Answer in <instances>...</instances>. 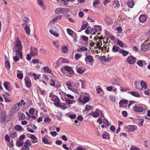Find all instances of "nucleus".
I'll return each instance as SVG.
<instances>
[{"label":"nucleus","mask_w":150,"mask_h":150,"mask_svg":"<svg viewBox=\"0 0 150 150\" xmlns=\"http://www.w3.org/2000/svg\"><path fill=\"white\" fill-rule=\"evenodd\" d=\"M99 112H97L96 111H95L92 113V116L94 117L95 118L98 117L99 116Z\"/></svg>","instance_id":"obj_38"},{"label":"nucleus","mask_w":150,"mask_h":150,"mask_svg":"<svg viewBox=\"0 0 150 150\" xmlns=\"http://www.w3.org/2000/svg\"><path fill=\"white\" fill-rule=\"evenodd\" d=\"M109 135L108 133L106 132H104L102 135V137L104 139H110Z\"/></svg>","instance_id":"obj_22"},{"label":"nucleus","mask_w":150,"mask_h":150,"mask_svg":"<svg viewBox=\"0 0 150 150\" xmlns=\"http://www.w3.org/2000/svg\"><path fill=\"white\" fill-rule=\"evenodd\" d=\"M31 50L30 54L32 56H35L37 55L38 50L37 48L34 47H32L31 48Z\"/></svg>","instance_id":"obj_9"},{"label":"nucleus","mask_w":150,"mask_h":150,"mask_svg":"<svg viewBox=\"0 0 150 150\" xmlns=\"http://www.w3.org/2000/svg\"><path fill=\"white\" fill-rule=\"evenodd\" d=\"M92 28H91L90 26H88L85 30V33L87 34H90L91 32H92Z\"/></svg>","instance_id":"obj_32"},{"label":"nucleus","mask_w":150,"mask_h":150,"mask_svg":"<svg viewBox=\"0 0 150 150\" xmlns=\"http://www.w3.org/2000/svg\"><path fill=\"white\" fill-rule=\"evenodd\" d=\"M143 62H144V61L143 60H139L138 61L137 64L139 66L142 67L143 65Z\"/></svg>","instance_id":"obj_41"},{"label":"nucleus","mask_w":150,"mask_h":150,"mask_svg":"<svg viewBox=\"0 0 150 150\" xmlns=\"http://www.w3.org/2000/svg\"><path fill=\"white\" fill-rule=\"evenodd\" d=\"M88 25V23L86 22V23L83 24L81 26V29L83 30L87 28Z\"/></svg>","instance_id":"obj_39"},{"label":"nucleus","mask_w":150,"mask_h":150,"mask_svg":"<svg viewBox=\"0 0 150 150\" xmlns=\"http://www.w3.org/2000/svg\"><path fill=\"white\" fill-rule=\"evenodd\" d=\"M44 121L46 123H48L50 122L51 121V119L48 117L46 118L44 120Z\"/></svg>","instance_id":"obj_62"},{"label":"nucleus","mask_w":150,"mask_h":150,"mask_svg":"<svg viewBox=\"0 0 150 150\" xmlns=\"http://www.w3.org/2000/svg\"><path fill=\"white\" fill-rule=\"evenodd\" d=\"M22 46L21 42L19 40L18 38H17L16 43L14 45L13 48V52L16 53V56L13 57V60L15 62H16L19 60V57H19L21 59H23V54L22 52Z\"/></svg>","instance_id":"obj_1"},{"label":"nucleus","mask_w":150,"mask_h":150,"mask_svg":"<svg viewBox=\"0 0 150 150\" xmlns=\"http://www.w3.org/2000/svg\"><path fill=\"white\" fill-rule=\"evenodd\" d=\"M117 44L121 47H126V45L124 44L122 41L118 40L117 41Z\"/></svg>","instance_id":"obj_15"},{"label":"nucleus","mask_w":150,"mask_h":150,"mask_svg":"<svg viewBox=\"0 0 150 150\" xmlns=\"http://www.w3.org/2000/svg\"><path fill=\"white\" fill-rule=\"evenodd\" d=\"M89 98L88 97L84 96L83 98V101L81 100V102L82 103H83V104H85L89 101Z\"/></svg>","instance_id":"obj_26"},{"label":"nucleus","mask_w":150,"mask_h":150,"mask_svg":"<svg viewBox=\"0 0 150 150\" xmlns=\"http://www.w3.org/2000/svg\"><path fill=\"white\" fill-rule=\"evenodd\" d=\"M81 55L80 54L77 53L76 54L75 56V57L76 59L78 60L80 58Z\"/></svg>","instance_id":"obj_57"},{"label":"nucleus","mask_w":150,"mask_h":150,"mask_svg":"<svg viewBox=\"0 0 150 150\" xmlns=\"http://www.w3.org/2000/svg\"><path fill=\"white\" fill-rule=\"evenodd\" d=\"M4 86L6 89L8 91H10V83L9 82H4Z\"/></svg>","instance_id":"obj_20"},{"label":"nucleus","mask_w":150,"mask_h":150,"mask_svg":"<svg viewBox=\"0 0 150 150\" xmlns=\"http://www.w3.org/2000/svg\"><path fill=\"white\" fill-rule=\"evenodd\" d=\"M17 76L19 79H22L23 77V74L22 73L17 74Z\"/></svg>","instance_id":"obj_61"},{"label":"nucleus","mask_w":150,"mask_h":150,"mask_svg":"<svg viewBox=\"0 0 150 150\" xmlns=\"http://www.w3.org/2000/svg\"><path fill=\"white\" fill-rule=\"evenodd\" d=\"M144 93L146 95L150 96V90L149 89L145 90L144 91Z\"/></svg>","instance_id":"obj_58"},{"label":"nucleus","mask_w":150,"mask_h":150,"mask_svg":"<svg viewBox=\"0 0 150 150\" xmlns=\"http://www.w3.org/2000/svg\"><path fill=\"white\" fill-rule=\"evenodd\" d=\"M127 4L128 7L132 8L134 5V3L132 0H129L127 2Z\"/></svg>","instance_id":"obj_16"},{"label":"nucleus","mask_w":150,"mask_h":150,"mask_svg":"<svg viewBox=\"0 0 150 150\" xmlns=\"http://www.w3.org/2000/svg\"><path fill=\"white\" fill-rule=\"evenodd\" d=\"M81 50L82 52L83 51H87L88 49V48L86 47L83 46H82L81 47Z\"/></svg>","instance_id":"obj_45"},{"label":"nucleus","mask_w":150,"mask_h":150,"mask_svg":"<svg viewBox=\"0 0 150 150\" xmlns=\"http://www.w3.org/2000/svg\"><path fill=\"white\" fill-rule=\"evenodd\" d=\"M128 52L126 50H124L122 49H120L119 50V53L122 54L124 57H125L129 54Z\"/></svg>","instance_id":"obj_14"},{"label":"nucleus","mask_w":150,"mask_h":150,"mask_svg":"<svg viewBox=\"0 0 150 150\" xmlns=\"http://www.w3.org/2000/svg\"><path fill=\"white\" fill-rule=\"evenodd\" d=\"M130 150H141L140 149L136 147L132 146L130 148Z\"/></svg>","instance_id":"obj_51"},{"label":"nucleus","mask_w":150,"mask_h":150,"mask_svg":"<svg viewBox=\"0 0 150 150\" xmlns=\"http://www.w3.org/2000/svg\"><path fill=\"white\" fill-rule=\"evenodd\" d=\"M5 67L9 69L10 68V63L8 61H6L5 63Z\"/></svg>","instance_id":"obj_50"},{"label":"nucleus","mask_w":150,"mask_h":150,"mask_svg":"<svg viewBox=\"0 0 150 150\" xmlns=\"http://www.w3.org/2000/svg\"><path fill=\"white\" fill-rule=\"evenodd\" d=\"M68 50V48L67 47L64 46L62 48V51L64 53L67 52Z\"/></svg>","instance_id":"obj_48"},{"label":"nucleus","mask_w":150,"mask_h":150,"mask_svg":"<svg viewBox=\"0 0 150 150\" xmlns=\"http://www.w3.org/2000/svg\"><path fill=\"white\" fill-rule=\"evenodd\" d=\"M16 112V111H14V110L11 109L9 112V115L10 116L13 115H14Z\"/></svg>","instance_id":"obj_47"},{"label":"nucleus","mask_w":150,"mask_h":150,"mask_svg":"<svg viewBox=\"0 0 150 150\" xmlns=\"http://www.w3.org/2000/svg\"><path fill=\"white\" fill-rule=\"evenodd\" d=\"M24 80L26 87L28 88H30L31 85V83L30 79L27 77L25 78Z\"/></svg>","instance_id":"obj_10"},{"label":"nucleus","mask_w":150,"mask_h":150,"mask_svg":"<svg viewBox=\"0 0 150 150\" xmlns=\"http://www.w3.org/2000/svg\"><path fill=\"white\" fill-rule=\"evenodd\" d=\"M134 110L136 112H141L143 110L144 108L142 107L136 106L134 107Z\"/></svg>","instance_id":"obj_17"},{"label":"nucleus","mask_w":150,"mask_h":150,"mask_svg":"<svg viewBox=\"0 0 150 150\" xmlns=\"http://www.w3.org/2000/svg\"><path fill=\"white\" fill-rule=\"evenodd\" d=\"M127 62L131 64H134L136 62V59L133 56L129 57L127 59Z\"/></svg>","instance_id":"obj_5"},{"label":"nucleus","mask_w":150,"mask_h":150,"mask_svg":"<svg viewBox=\"0 0 150 150\" xmlns=\"http://www.w3.org/2000/svg\"><path fill=\"white\" fill-rule=\"evenodd\" d=\"M86 63L88 64V63L92 64L94 61L93 56L91 55H87L85 59Z\"/></svg>","instance_id":"obj_6"},{"label":"nucleus","mask_w":150,"mask_h":150,"mask_svg":"<svg viewBox=\"0 0 150 150\" xmlns=\"http://www.w3.org/2000/svg\"><path fill=\"white\" fill-rule=\"evenodd\" d=\"M81 38L83 40L85 41L88 42V38L84 35L82 36H81Z\"/></svg>","instance_id":"obj_54"},{"label":"nucleus","mask_w":150,"mask_h":150,"mask_svg":"<svg viewBox=\"0 0 150 150\" xmlns=\"http://www.w3.org/2000/svg\"><path fill=\"white\" fill-rule=\"evenodd\" d=\"M134 125H130L128 126V128L131 131H134L135 129V127Z\"/></svg>","instance_id":"obj_34"},{"label":"nucleus","mask_w":150,"mask_h":150,"mask_svg":"<svg viewBox=\"0 0 150 150\" xmlns=\"http://www.w3.org/2000/svg\"><path fill=\"white\" fill-rule=\"evenodd\" d=\"M24 29L25 30L26 33L28 34V35H29L30 34V29L29 26L28 25H26L24 27Z\"/></svg>","instance_id":"obj_28"},{"label":"nucleus","mask_w":150,"mask_h":150,"mask_svg":"<svg viewBox=\"0 0 150 150\" xmlns=\"http://www.w3.org/2000/svg\"><path fill=\"white\" fill-rule=\"evenodd\" d=\"M67 32L68 34L70 35H71L73 33V31L71 29H67Z\"/></svg>","instance_id":"obj_53"},{"label":"nucleus","mask_w":150,"mask_h":150,"mask_svg":"<svg viewBox=\"0 0 150 150\" xmlns=\"http://www.w3.org/2000/svg\"><path fill=\"white\" fill-rule=\"evenodd\" d=\"M10 135L11 137L13 138L17 136V134L15 132H11L10 133Z\"/></svg>","instance_id":"obj_49"},{"label":"nucleus","mask_w":150,"mask_h":150,"mask_svg":"<svg viewBox=\"0 0 150 150\" xmlns=\"http://www.w3.org/2000/svg\"><path fill=\"white\" fill-rule=\"evenodd\" d=\"M24 144L23 140L20 139H18L16 142V145L18 147L22 146Z\"/></svg>","instance_id":"obj_13"},{"label":"nucleus","mask_w":150,"mask_h":150,"mask_svg":"<svg viewBox=\"0 0 150 150\" xmlns=\"http://www.w3.org/2000/svg\"><path fill=\"white\" fill-rule=\"evenodd\" d=\"M120 47L118 46L114 45L112 48V51L114 52H119Z\"/></svg>","instance_id":"obj_19"},{"label":"nucleus","mask_w":150,"mask_h":150,"mask_svg":"<svg viewBox=\"0 0 150 150\" xmlns=\"http://www.w3.org/2000/svg\"><path fill=\"white\" fill-rule=\"evenodd\" d=\"M34 109L33 108H31L29 111V112L30 114L33 115L34 113Z\"/></svg>","instance_id":"obj_64"},{"label":"nucleus","mask_w":150,"mask_h":150,"mask_svg":"<svg viewBox=\"0 0 150 150\" xmlns=\"http://www.w3.org/2000/svg\"><path fill=\"white\" fill-rule=\"evenodd\" d=\"M100 3V1L98 0H96L93 3V6H95L98 4Z\"/></svg>","instance_id":"obj_63"},{"label":"nucleus","mask_w":150,"mask_h":150,"mask_svg":"<svg viewBox=\"0 0 150 150\" xmlns=\"http://www.w3.org/2000/svg\"><path fill=\"white\" fill-rule=\"evenodd\" d=\"M64 69H65L66 71H67V72L69 73V74H72L74 73V71L70 67L68 66H66L63 67L61 69L62 71Z\"/></svg>","instance_id":"obj_7"},{"label":"nucleus","mask_w":150,"mask_h":150,"mask_svg":"<svg viewBox=\"0 0 150 150\" xmlns=\"http://www.w3.org/2000/svg\"><path fill=\"white\" fill-rule=\"evenodd\" d=\"M53 44L56 47H57L59 46V42L58 41H53Z\"/></svg>","instance_id":"obj_43"},{"label":"nucleus","mask_w":150,"mask_h":150,"mask_svg":"<svg viewBox=\"0 0 150 150\" xmlns=\"http://www.w3.org/2000/svg\"><path fill=\"white\" fill-rule=\"evenodd\" d=\"M37 3L41 7H43L44 6V3L43 1L41 0H37Z\"/></svg>","instance_id":"obj_37"},{"label":"nucleus","mask_w":150,"mask_h":150,"mask_svg":"<svg viewBox=\"0 0 150 150\" xmlns=\"http://www.w3.org/2000/svg\"><path fill=\"white\" fill-rule=\"evenodd\" d=\"M44 70L45 71L48 73H50L51 72L50 69L48 67H45L43 68Z\"/></svg>","instance_id":"obj_44"},{"label":"nucleus","mask_w":150,"mask_h":150,"mask_svg":"<svg viewBox=\"0 0 150 150\" xmlns=\"http://www.w3.org/2000/svg\"><path fill=\"white\" fill-rule=\"evenodd\" d=\"M62 17V16H57L53 20V21L54 22H55L57 20H59Z\"/></svg>","instance_id":"obj_46"},{"label":"nucleus","mask_w":150,"mask_h":150,"mask_svg":"<svg viewBox=\"0 0 150 150\" xmlns=\"http://www.w3.org/2000/svg\"><path fill=\"white\" fill-rule=\"evenodd\" d=\"M103 123L104 124L107 125V126L109 125H110L108 120L105 118L103 119Z\"/></svg>","instance_id":"obj_42"},{"label":"nucleus","mask_w":150,"mask_h":150,"mask_svg":"<svg viewBox=\"0 0 150 150\" xmlns=\"http://www.w3.org/2000/svg\"><path fill=\"white\" fill-rule=\"evenodd\" d=\"M120 6L119 1L117 0H115L113 2L112 7L115 8H118Z\"/></svg>","instance_id":"obj_12"},{"label":"nucleus","mask_w":150,"mask_h":150,"mask_svg":"<svg viewBox=\"0 0 150 150\" xmlns=\"http://www.w3.org/2000/svg\"><path fill=\"white\" fill-rule=\"evenodd\" d=\"M59 60L61 61L62 63H67L68 60L65 59H64L62 58H60Z\"/></svg>","instance_id":"obj_60"},{"label":"nucleus","mask_w":150,"mask_h":150,"mask_svg":"<svg viewBox=\"0 0 150 150\" xmlns=\"http://www.w3.org/2000/svg\"><path fill=\"white\" fill-rule=\"evenodd\" d=\"M96 38H94V39L96 40L97 41H96V46L99 48H100L102 49H103V47H104V46L103 45V44L102 43V41L101 40V39H102V38H99L98 37L97 38V39H96Z\"/></svg>","instance_id":"obj_4"},{"label":"nucleus","mask_w":150,"mask_h":150,"mask_svg":"<svg viewBox=\"0 0 150 150\" xmlns=\"http://www.w3.org/2000/svg\"><path fill=\"white\" fill-rule=\"evenodd\" d=\"M59 94L60 95L62 100H65V98H63V97L66 96V93L63 92L61 91L59 93Z\"/></svg>","instance_id":"obj_31"},{"label":"nucleus","mask_w":150,"mask_h":150,"mask_svg":"<svg viewBox=\"0 0 150 150\" xmlns=\"http://www.w3.org/2000/svg\"><path fill=\"white\" fill-rule=\"evenodd\" d=\"M128 101L127 100H121L119 103L120 107H122V105L124 104H127Z\"/></svg>","instance_id":"obj_23"},{"label":"nucleus","mask_w":150,"mask_h":150,"mask_svg":"<svg viewBox=\"0 0 150 150\" xmlns=\"http://www.w3.org/2000/svg\"><path fill=\"white\" fill-rule=\"evenodd\" d=\"M139 20L141 22L144 23L146 21L147 18L145 15H141L139 17Z\"/></svg>","instance_id":"obj_11"},{"label":"nucleus","mask_w":150,"mask_h":150,"mask_svg":"<svg viewBox=\"0 0 150 150\" xmlns=\"http://www.w3.org/2000/svg\"><path fill=\"white\" fill-rule=\"evenodd\" d=\"M76 69L77 72L79 74H83L85 71L86 68L82 67L76 66Z\"/></svg>","instance_id":"obj_8"},{"label":"nucleus","mask_w":150,"mask_h":150,"mask_svg":"<svg viewBox=\"0 0 150 150\" xmlns=\"http://www.w3.org/2000/svg\"><path fill=\"white\" fill-rule=\"evenodd\" d=\"M42 142L46 144H48V139L45 137H43L42 139Z\"/></svg>","instance_id":"obj_55"},{"label":"nucleus","mask_w":150,"mask_h":150,"mask_svg":"<svg viewBox=\"0 0 150 150\" xmlns=\"http://www.w3.org/2000/svg\"><path fill=\"white\" fill-rule=\"evenodd\" d=\"M105 21L106 22V24L108 25L112 23L111 19L109 17L106 18Z\"/></svg>","instance_id":"obj_30"},{"label":"nucleus","mask_w":150,"mask_h":150,"mask_svg":"<svg viewBox=\"0 0 150 150\" xmlns=\"http://www.w3.org/2000/svg\"><path fill=\"white\" fill-rule=\"evenodd\" d=\"M140 84L142 87L144 89L147 88V86L146 83L143 81H141L140 82Z\"/></svg>","instance_id":"obj_24"},{"label":"nucleus","mask_w":150,"mask_h":150,"mask_svg":"<svg viewBox=\"0 0 150 150\" xmlns=\"http://www.w3.org/2000/svg\"><path fill=\"white\" fill-rule=\"evenodd\" d=\"M92 108V107L91 106L88 105H86L85 108V110H86L88 111L89 110L91 109Z\"/></svg>","instance_id":"obj_52"},{"label":"nucleus","mask_w":150,"mask_h":150,"mask_svg":"<svg viewBox=\"0 0 150 150\" xmlns=\"http://www.w3.org/2000/svg\"><path fill=\"white\" fill-rule=\"evenodd\" d=\"M18 116L19 119L20 120H23L25 118V115L23 113L21 112L18 113Z\"/></svg>","instance_id":"obj_18"},{"label":"nucleus","mask_w":150,"mask_h":150,"mask_svg":"<svg viewBox=\"0 0 150 150\" xmlns=\"http://www.w3.org/2000/svg\"><path fill=\"white\" fill-rule=\"evenodd\" d=\"M66 84L67 86V88L70 90H71V88H73L71 86V84L69 81L67 82L66 83Z\"/></svg>","instance_id":"obj_35"},{"label":"nucleus","mask_w":150,"mask_h":150,"mask_svg":"<svg viewBox=\"0 0 150 150\" xmlns=\"http://www.w3.org/2000/svg\"><path fill=\"white\" fill-rule=\"evenodd\" d=\"M128 93H130L132 95L134 96H135L136 97H140V95L138 92L133 91H130Z\"/></svg>","instance_id":"obj_21"},{"label":"nucleus","mask_w":150,"mask_h":150,"mask_svg":"<svg viewBox=\"0 0 150 150\" xmlns=\"http://www.w3.org/2000/svg\"><path fill=\"white\" fill-rule=\"evenodd\" d=\"M51 100L54 102H59V99L56 96H54L52 97L51 98Z\"/></svg>","instance_id":"obj_25"},{"label":"nucleus","mask_w":150,"mask_h":150,"mask_svg":"<svg viewBox=\"0 0 150 150\" xmlns=\"http://www.w3.org/2000/svg\"><path fill=\"white\" fill-rule=\"evenodd\" d=\"M30 145L31 144L29 140L28 139L25 142L24 147H26L27 148H28V147L30 146Z\"/></svg>","instance_id":"obj_33"},{"label":"nucleus","mask_w":150,"mask_h":150,"mask_svg":"<svg viewBox=\"0 0 150 150\" xmlns=\"http://www.w3.org/2000/svg\"><path fill=\"white\" fill-rule=\"evenodd\" d=\"M149 41L148 40H146L144 44L141 46V50L142 51L145 52L150 50V45L147 42Z\"/></svg>","instance_id":"obj_3"},{"label":"nucleus","mask_w":150,"mask_h":150,"mask_svg":"<svg viewBox=\"0 0 150 150\" xmlns=\"http://www.w3.org/2000/svg\"><path fill=\"white\" fill-rule=\"evenodd\" d=\"M50 84L51 86H54L55 85L54 81L53 80L51 79L50 81Z\"/></svg>","instance_id":"obj_56"},{"label":"nucleus","mask_w":150,"mask_h":150,"mask_svg":"<svg viewBox=\"0 0 150 150\" xmlns=\"http://www.w3.org/2000/svg\"><path fill=\"white\" fill-rule=\"evenodd\" d=\"M15 128L16 130L18 131L24 130V129L20 125H16L15 127Z\"/></svg>","instance_id":"obj_29"},{"label":"nucleus","mask_w":150,"mask_h":150,"mask_svg":"<svg viewBox=\"0 0 150 150\" xmlns=\"http://www.w3.org/2000/svg\"><path fill=\"white\" fill-rule=\"evenodd\" d=\"M120 91L122 92H125L127 91L130 90L129 89H128L127 88H123L121 87H120Z\"/></svg>","instance_id":"obj_40"},{"label":"nucleus","mask_w":150,"mask_h":150,"mask_svg":"<svg viewBox=\"0 0 150 150\" xmlns=\"http://www.w3.org/2000/svg\"><path fill=\"white\" fill-rule=\"evenodd\" d=\"M69 12V8H67L59 7L57 8L55 11L56 14L61 13L65 14Z\"/></svg>","instance_id":"obj_2"},{"label":"nucleus","mask_w":150,"mask_h":150,"mask_svg":"<svg viewBox=\"0 0 150 150\" xmlns=\"http://www.w3.org/2000/svg\"><path fill=\"white\" fill-rule=\"evenodd\" d=\"M12 109L16 112L19 109V107L17 106L16 105H15L12 108Z\"/></svg>","instance_id":"obj_59"},{"label":"nucleus","mask_w":150,"mask_h":150,"mask_svg":"<svg viewBox=\"0 0 150 150\" xmlns=\"http://www.w3.org/2000/svg\"><path fill=\"white\" fill-rule=\"evenodd\" d=\"M49 31L52 34L54 35L55 37H58L59 35L58 34L56 33L55 31L52 30H50Z\"/></svg>","instance_id":"obj_36"},{"label":"nucleus","mask_w":150,"mask_h":150,"mask_svg":"<svg viewBox=\"0 0 150 150\" xmlns=\"http://www.w3.org/2000/svg\"><path fill=\"white\" fill-rule=\"evenodd\" d=\"M23 21L24 23V24H22V25L23 26L25 24H27V23H28L29 21V18L27 17H25Z\"/></svg>","instance_id":"obj_27"}]
</instances>
